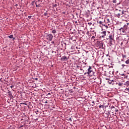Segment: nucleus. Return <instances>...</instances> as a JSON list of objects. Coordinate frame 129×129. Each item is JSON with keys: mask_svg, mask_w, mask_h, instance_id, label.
<instances>
[{"mask_svg": "<svg viewBox=\"0 0 129 129\" xmlns=\"http://www.w3.org/2000/svg\"><path fill=\"white\" fill-rule=\"evenodd\" d=\"M99 24H100V25H101V24H102V21H99Z\"/></svg>", "mask_w": 129, "mask_h": 129, "instance_id": "58836bf2", "label": "nucleus"}, {"mask_svg": "<svg viewBox=\"0 0 129 129\" xmlns=\"http://www.w3.org/2000/svg\"><path fill=\"white\" fill-rule=\"evenodd\" d=\"M122 66L123 68H124V67H127V66L125 64H122Z\"/></svg>", "mask_w": 129, "mask_h": 129, "instance_id": "5701e85b", "label": "nucleus"}, {"mask_svg": "<svg viewBox=\"0 0 129 129\" xmlns=\"http://www.w3.org/2000/svg\"><path fill=\"white\" fill-rule=\"evenodd\" d=\"M109 114H110V112H108V115H109Z\"/></svg>", "mask_w": 129, "mask_h": 129, "instance_id": "a18cd8bd", "label": "nucleus"}, {"mask_svg": "<svg viewBox=\"0 0 129 129\" xmlns=\"http://www.w3.org/2000/svg\"><path fill=\"white\" fill-rule=\"evenodd\" d=\"M0 81H1V79H0Z\"/></svg>", "mask_w": 129, "mask_h": 129, "instance_id": "338daca9", "label": "nucleus"}, {"mask_svg": "<svg viewBox=\"0 0 129 129\" xmlns=\"http://www.w3.org/2000/svg\"><path fill=\"white\" fill-rule=\"evenodd\" d=\"M106 21H107V23H110V21H109L108 19H107Z\"/></svg>", "mask_w": 129, "mask_h": 129, "instance_id": "2f4dec72", "label": "nucleus"}, {"mask_svg": "<svg viewBox=\"0 0 129 129\" xmlns=\"http://www.w3.org/2000/svg\"><path fill=\"white\" fill-rule=\"evenodd\" d=\"M60 60L61 61H67V60H68V57L66 56H63L61 57Z\"/></svg>", "mask_w": 129, "mask_h": 129, "instance_id": "1a4fd4ad", "label": "nucleus"}, {"mask_svg": "<svg viewBox=\"0 0 129 129\" xmlns=\"http://www.w3.org/2000/svg\"><path fill=\"white\" fill-rule=\"evenodd\" d=\"M93 77V78L94 79V80H95V79H96L97 77L96 76H92Z\"/></svg>", "mask_w": 129, "mask_h": 129, "instance_id": "b1692460", "label": "nucleus"}, {"mask_svg": "<svg viewBox=\"0 0 129 129\" xmlns=\"http://www.w3.org/2000/svg\"><path fill=\"white\" fill-rule=\"evenodd\" d=\"M83 63L82 64H85V65H86V63H85V62H86V60H82Z\"/></svg>", "mask_w": 129, "mask_h": 129, "instance_id": "bb28decb", "label": "nucleus"}, {"mask_svg": "<svg viewBox=\"0 0 129 129\" xmlns=\"http://www.w3.org/2000/svg\"><path fill=\"white\" fill-rule=\"evenodd\" d=\"M106 36V31H103L101 33V38H104L105 36Z\"/></svg>", "mask_w": 129, "mask_h": 129, "instance_id": "6e6552de", "label": "nucleus"}, {"mask_svg": "<svg viewBox=\"0 0 129 129\" xmlns=\"http://www.w3.org/2000/svg\"><path fill=\"white\" fill-rule=\"evenodd\" d=\"M34 4H35V1H32L31 3L32 6H34Z\"/></svg>", "mask_w": 129, "mask_h": 129, "instance_id": "cd10ccee", "label": "nucleus"}, {"mask_svg": "<svg viewBox=\"0 0 129 129\" xmlns=\"http://www.w3.org/2000/svg\"><path fill=\"white\" fill-rule=\"evenodd\" d=\"M113 4H116V0H113Z\"/></svg>", "mask_w": 129, "mask_h": 129, "instance_id": "7c9ffc66", "label": "nucleus"}, {"mask_svg": "<svg viewBox=\"0 0 129 129\" xmlns=\"http://www.w3.org/2000/svg\"><path fill=\"white\" fill-rule=\"evenodd\" d=\"M45 103H48V102H47V101H46L45 102Z\"/></svg>", "mask_w": 129, "mask_h": 129, "instance_id": "8fccbe9b", "label": "nucleus"}, {"mask_svg": "<svg viewBox=\"0 0 129 129\" xmlns=\"http://www.w3.org/2000/svg\"><path fill=\"white\" fill-rule=\"evenodd\" d=\"M121 13V10H119L117 12H116L117 14H120Z\"/></svg>", "mask_w": 129, "mask_h": 129, "instance_id": "a878e982", "label": "nucleus"}, {"mask_svg": "<svg viewBox=\"0 0 129 129\" xmlns=\"http://www.w3.org/2000/svg\"><path fill=\"white\" fill-rule=\"evenodd\" d=\"M87 71H88V67H83L81 69V74H82V76H83V75H86V74H87Z\"/></svg>", "mask_w": 129, "mask_h": 129, "instance_id": "7ed1b4c3", "label": "nucleus"}, {"mask_svg": "<svg viewBox=\"0 0 129 129\" xmlns=\"http://www.w3.org/2000/svg\"><path fill=\"white\" fill-rule=\"evenodd\" d=\"M47 95H51V93H48Z\"/></svg>", "mask_w": 129, "mask_h": 129, "instance_id": "37998d69", "label": "nucleus"}, {"mask_svg": "<svg viewBox=\"0 0 129 129\" xmlns=\"http://www.w3.org/2000/svg\"><path fill=\"white\" fill-rule=\"evenodd\" d=\"M77 68H80V70H81V67L79 66H77Z\"/></svg>", "mask_w": 129, "mask_h": 129, "instance_id": "c756f323", "label": "nucleus"}, {"mask_svg": "<svg viewBox=\"0 0 129 129\" xmlns=\"http://www.w3.org/2000/svg\"><path fill=\"white\" fill-rule=\"evenodd\" d=\"M116 84L119 85V86H122V85H123V83H122V82L117 83Z\"/></svg>", "mask_w": 129, "mask_h": 129, "instance_id": "dca6fc26", "label": "nucleus"}, {"mask_svg": "<svg viewBox=\"0 0 129 129\" xmlns=\"http://www.w3.org/2000/svg\"><path fill=\"white\" fill-rule=\"evenodd\" d=\"M71 40H72V38H71Z\"/></svg>", "mask_w": 129, "mask_h": 129, "instance_id": "69168bd1", "label": "nucleus"}, {"mask_svg": "<svg viewBox=\"0 0 129 129\" xmlns=\"http://www.w3.org/2000/svg\"><path fill=\"white\" fill-rule=\"evenodd\" d=\"M82 39L84 40V41H88V31L87 30V28L86 27H84V26H83L82 27Z\"/></svg>", "mask_w": 129, "mask_h": 129, "instance_id": "f257e3e1", "label": "nucleus"}, {"mask_svg": "<svg viewBox=\"0 0 129 129\" xmlns=\"http://www.w3.org/2000/svg\"><path fill=\"white\" fill-rule=\"evenodd\" d=\"M42 7V6H41L40 5H36V8H40V7Z\"/></svg>", "mask_w": 129, "mask_h": 129, "instance_id": "4be33fe9", "label": "nucleus"}, {"mask_svg": "<svg viewBox=\"0 0 129 129\" xmlns=\"http://www.w3.org/2000/svg\"><path fill=\"white\" fill-rule=\"evenodd\" d=\"M31 18H32V16H28V19H29L30 20H31Z\"/></svg>", "mask_w": 129, "mask_h": 129, "instance_id": "f704fd0d", "label": "nucleus"}, {"mask_svg": "<svg viewBox=\"0 0 129 129\" xmlns=\"http://www.w3.org/2000/svg\"><path fill=\"white\" fill-rule=\"evenodd\" d=\"M126 64H129V59L125 61Z\"/></svg>", "mask_w": 129, "mask_h": 129, "instance_id": "393cba45", "label": "nucleus"}, {"mask_svg": "<svg viewBox=\"0 0 129 129\" xmlns=\"http://www.w3.org/2000/svg\"><path fill=\"white\" fill-rule=\"evenodd\" d=\"M84 105H83V107L84 106Z\"/></svg>", "mask_w": 129, "mask_h": 129, "instance_id": "bf43d9fd", "label": "nucleus"}, {"mask_svg": "<svg viewBox=\"0 0 129 129\" xmlns=\"http://www.w3.org/2000/svg\"><path fill=\"white\" fill-rule=\"evenodd\" d=\"M24 104H25V105H27V104H26V103H24Z\"/></svg>", "mask_w": 129, "mask_h": 129, "instance_id": "4d7b16f0", "label": "nucleus"}, {"mask_svg": "<svg viewBox=\"0 0 129 129\" xmlns=\"http://www.w3.org/2000/svg\"><path fill=\"white\" fill-rule=\"evenodd\" d=\"M101 107H102L103 108L104 107V106H103V105H100L99 106V108H101Z\"/></svg>", "mask_w": 129, "mask_h": 129, "instance_id": "c85d7f7f", "label": "nucleus"}, {"mask_svg": "<svg viewBox=\"0 0 129 129\" xmlns=\"http://www.w3.org/2000/svg\"><path fill=\"white\" fill-rule=\"evenodd\" d=\"M14 87V86H11L10 87L11 88H13Z\"/></svg>", "mask_w": 129, "mask_h": 129, "instance_id": "c03bdc74", "label": "nucleus"}, {"mask_svg": "<svg viewBox=\"0 0 129 129\" xmlns=\"http://www.w3.org/2000/svg\"><path fill=\"white\" fill-rule=\"evenodd\" d=\"M113 82H114V81L113 80H109L108 81V83H109V84H113Z\"/></svg>", "mask_w": 129, "mask_h": 129, "instance_id": "2eb2a0df", "label": "nucleus"}, {"mask_svg": "<svg viewBox=\"0 0 129 129\" xmlns=\"http://www.w3.org/2000/svg\"><path fill=\"white\" fill-rule=\"evenodd\" d=\"M12 39H13V41H14V40H16V38L15 37H13Z\"/></svg>", "mask_w": 129, "mask_h": 129, "instance_id": "79ce46f5", "label": "nucleus"}, {"mask_svg": "<svg viewBox=\"0 0 129 129\" xmlns=\"http://www.w3.org/2000/svg\"><path fill=\"white\" fill-rule=\"evenodd\" d=\"M46 39H47L48 41H52V40H53V35L51 34H47L46 35Z\"/></svg>", "mask_w": 129, "mask_h": 129, "instance_id": "39448f33", "label": "nucleus"}, {"mask_svg": "<svg viewBox=\"0 0 129 129\" xmlns=\"http://www.w3.org/2000/svg\"><path fill=\"white\" fill-rule=\"evenodd\" d=\"M114 41V40H110V45H112V42Z\"/></svg>", "mask_w": 129, "mask_h": 129, "instance_id": "aec40b11", "label": "nucleus"}, {"mask_svg": "<svg viewBox=\"0 0 129 129\" xmlns=\"http://www.w3.org/2000/svg\"><path fill=\"white\" fill-rule=\"evenodd\" d=\"M125 11H121V17H125Z\"/></svg>", "mask_w": 129, "mask_h": 129, "instance_id": "9b49d317", "label": "nucleus"}, {"mask_svg": "<svg viewBox=\"0 0 129 129\" xmlns=\"http://www.w3.org/2000/svg\"><path fill=\"white\" fill-rule=\"evenodd\" d=\"M9 96H10L11 98H12V99L14 98V96H13L12 94H10L9 95Z\"/></svg>", "mask_w": 129, "mask_h": 129, "instance_id": "412c9836", "label": "nucleus"}, {"mask_svg": "<svg viewBox=\"0 0 129 129\" xmlns=\"http://www.w3.org/2000/svg\"><path fill=\"white\" fill-rule=\"evenodd\" d=\"M105 27H106V29H108V26H105Z\"/></svg>", "mask_w": 129, "mask_h": 129, "instance_id": "de8ad7c7", "label": "nucleus"}, {"mask_svg": "<svg viewBox=\"0 0 129 129\" xmlns=\"http://www.w3.org/2000/svg\"><path fill=\"white\" fill-rule=\"evenodd\" d=\"M79 34H80V31H79Z\"/></svg>", "mask_w": 129, "mask_h": 129, "instance_id": "5fc2aeb1", "label": "nucleus"}, {"mask_svg": "<svg viewBox=\"0 0 129 129\" xmlns=\"http://www.w3.org/2000/svg\"><path fill=\"white\" fill-rule=\"evenodd\" d=\"M48 13L47 11H46V13H44V16L45 17H47V16H48V13Z\"/></svg>", "mask_w": 129, "mask_h": 129, "instance_id": "6ab92c4d", "label": "nucleus"}, {"mask_svg": "<svg viewBox=\"0 0 129 129\" xmlns=\"http://www.w3.org/2000/svg\"><path fill=\"white\" fill-rule=\"evenodd\" d=\"M92 103H93L94 104V101H92Z\"/></svg>", "mask_w": 129, "mask_h": 129, "instance_id": "3c124183", "label": "nucleus"}, {"mask_svg": "<svg viewBox=\"0 0 129 129\" xmlns=\"http://www.w3.org/2000/svg\"><path fill=\"white\" fill-rule=\"evenodd\" d=\"M120 16H121V13H116L115 14V17H116V18H120Z\"/></svg>", "mask_w": 129, "mask_h": 129, "instance_id": "ddd939ff", "label": "nucleus"}, {"mask_svg": "<svg viewBox=\"0 0 129 129\" xmlns=\"http://www.w3.org/2000/svg\"><path fill=\"white\" fill-rule=\"evenodd\" d=\"M69 120H70L71 121H72V119L71 118V117H70L69 118Z\"/></svg>", "mask_w": 129, "mask_h": 129, "instance_id": "c9c22d12", "label": "nucleus"}, {"mask_svg": "<svg viewBox=\"0 0 129 129\" xmlns=\"http://www.w3.org/2000/svg\"><path fill=\"white\" fill-rule=\"evenodd\" d=\"M57 6V4H54L53 5V7H56Z\"/></svg>", "mask_w": 129, "mask_h": 129, "instance_id": "ea45409f", "label": "nucleus"}, {"mask_svg": "<svg viewBox=\"0 0 129 129\" xmlns=\"http://www.w3.org/2000/svg\"><path fill=\"white\" fill-rule=\"evenodd\" d=\"M126 84H127L128 85H129V81H127L126 82Z\"/></svg>", "mask_w": 129, "mask_h": 129, "instance_id": "4c0bfd02", "label": "nucleus"}, {"mask_svg": "<svg viewBox=\"0 0 129 129\" xmlns=\"http://www.w3.org/2000/svg\"><path fill=\"white\" fill-rule=\"evenodd\" d=\"M122 75H124V74H123Z\"/></svg>", "mask_w": 129, "mask_h": 129, "instance_id": "e2e57ef3", "label": "nucleus"}, {"mask_svg": "<svg viewBox=\"0 0 129 129\" xmlns=\"http://www.w3.org/2000/svg\"><path fill=\"white\" fill-rule=\"evenodd\" d=\"M111 112L112 113H113L114 112V111H115V107H114V106H112L111 107Z\"/></svg>", "mask_w": 129, "mask_h": 129, "instance_id": "f8f14e48", "label": "nucleus"}, {"mask_svg": "<svg viewBox=\"0 0 129 129\" xmlns=\"http://www.w3.org/2000/svg\"><path fill=\"white\" fill-rule=\"evenodd\" d=\"M13 37H14V35L13 34H12L10 36H8V38H9L10 39H13Z\"/></svg>", "mask_w": 129, "mask_h": 129, "instance_id": "a211bd4d", "label": "nucleus"}, {"mask_svg": "<svg viewBox=\"0 0 129 129\" xmlns=\"http://www.w3.org/2000/svg\"><path fill=\"white\" fill-rule=\"evenodd\" d=\"M81 83H82V87L84 86V85H86V84H87V83L86 82V80H83L81 81Z\"/></svg>", "mask_w": 129, "mask_h": 129, "instance_id": "9d476101", "label": "nucleus"}, {"mask_svg": "<svg viewBox=\"0 0 129 129\" xmlns=\"http://www.w3.org/2000/svg\"><path fill=\"white\" fill-rule=\"evenodd\" d=\"M114 110H115V111L116 112L117 111H118V109H116V108H115V109H114Z\"/></svg>", "mask_w": 129, "mask_h": 129, "instance_id": "72a5a7b5", "label": "nucleus"}, {"mask_svg": "<svg viewBox=\"0 0 129 129\" xmlns=\"http://www.w3.org/2000/svg\"><path fill=\"white\" fill-rule=\"evenodd\" d=\"M97 47L100 49H102L103 48V43L102 41H100L97 43Z\"/></svg>", "mask_w": 129, "mask_h": 129, "instance_id": "20e7f679", "label": "nucleus"}, {"mask_svg": "<svg viewBox=\"0 0 129 129\" xmlns=\"http://www.w3.org/2000/svg\"><path fill=\"white\" fill-rule=\"evenodd\" d=\"M95 36H93L92 37V39H95Z\"/></svg>", "mask_w": 129, "mask_h": 129, "instance_id": "a19ab883", "label": "nucleus"}, {"mask_svg": "<svg viewBox=\"0 0 129 129\" xmlns=\"http://www.w3.org/2000/svg\"><path fill=\"white\" fill-rule=\"evenodd\" d=\"M71 49H73V46H72V47H71Z\"/></svg>", "mask_w": 129, "mask_h": 129, "instance_id": "864d4df0", "label": "nucleus"}, {"mask_svg": "<svg viewBox=\"0 0 129 129\" xmlns=\"http://www.w3.org/2000/svg\"><path fill=\"white\" fill-rule=\"evenodd\" d=\"M111 40V41H114V34H111L109 36V38H107V40Z\"/></svg>", "mask_w": 129, "mask_h": 129, "instance_id": "423d86ee", "label": "nucleus"}, {"mask_svg": "<svg viewBox=\"0 0 129 129\" xmlns=\"http://www.w3.org/2000/svg\"><path fill=\"white\" fill-rule=\"evenodd\" d=\"M34 79V80H36V81H38V78H35Z\"/></svg>", "mask_w": 129, "mask_h": 129, "instance_id": "e433bc0d", "label": "nucleus"}, {"mask_svg": "<svg viewBox=\"0 0 129 129\" xmlns=\"http://www.w3.org/2000/svg\"><path fill=\"white\" fill-rule=\"evenodd\" d=\"M122 57H123V58H126V55H125L124 54H122Z\"/></svg>", "mask_w": 129, "mask_h": 129, "instance_id": "473e14b6", "label": "nucleus"}, {"mask_svg": "<svg viewBox=\"0 0 129 129\" xmlns=\"http://www.w3.org/2000/svg\"><path fill=\"white\" fill-rule=\"evenodd\" d=\"M35 4L36 6H37V2H36Z\"/></svg>", "mask_w": 129, "mask_h": 129, "instance_id": "603ef678", "label": "nucleus"}, {"mask_svg": "<svg viewBox=\"0 0 129 129\" xmlns=\"http://www.w3.org/2000/svg\"><path fill=\"white\" fill-rule=\"evenodd\" d=\"M127 90H129V89H127Z\"/></svg>", "mask_w": 129, "mask_h": 129, "instance_id": "0e129e2a", "label": "nucleus"}, {"mask_svg": "<svg viewBox=\"0 0 129 129\" xmlns=\"http://www.w3.org/2000/svg\"><path fill=\"white\" fill-rule=\"evenodd\" d=\"M18 6V4H16V5H15V6Z\"/></svg>", "mask_w": 129, "mask_h": 129, "instance_id": "6e6d98bb", "label": "nucleus"}, {"mask_svg": "<svg viewBox=\"0 0 129 129\" xmlns=\"http://www.w3.org/2000/svg\"><path fill=\"white\" fill-rule=\"evenodd\" d=\"M23 126H24V125H21L20 126V127L21 128V127H23Z\"/></svg>", "mask_w": 129, "mask_h": 129, "instance_id": "49530a36", "label": "nucleus"}, {"mask_svg": "<svg viewBox=\"0 0 129 129\" xmlns=\"http://www.w3.org/2000/svg\"><path fill=\"white\" fill-rule=\"evenodd\" d=\"M40 1H41V0H38V2H40Z\"/></svg>", "mask_w": 129, "mask_h": 129, "instance_id": "052dcab7", "label": "nucleus"}, {"mask_svg": "<svg viewBox=\"0 0 129 129\" xmlns=\"http://www.w3.org/2000/svg\"><path fill=\"white\" fill-rule=\"evenodd\" d=\"M77 48V54H80V47H76Z\"/></svg>", "mask_w": 129, "mask_h": 129, "instance_id": "4468645a", "label": "nucleus"}, {"mask_svg": "<svg viewBox=\"0 0 129 129\" xmlns=\"http://www.w3.org/2000/svg\"><path fill=\"white\" fill-rule=\"evenodd\" d=\"M85 60H86V57L85 58Z\"/></svg>", "mask_w": 129, "mask_h": 129, "instance_id": "13d9d810", "label": "nucleus"}, {"mask_svg": "<svg viewBox=\"0 0 129 129\" xmlns=\"http://www.w3.org/2000/svg\"><path fill=\"white\" fill-rule=\"evenodd\" d=\"M87 74L88 75H89V76H96L95 69L89 66Z\"/></svg>", "mask_w": 129, "mask_h": 129, "instance_id": "f03ea898", "label": "nucleus"}, {"mask_svg": "<svg viewBox=\"0 0 129 129\" xmlns=\"http://www.w3.org/2000/svg\"><path fill=\"white\" fill-rule=\"evenodd\" d=\"M51 43H52V44H54V41H52Z\"/></svg>", "mask_w": 129, "mask_h": 129, "instance_id": "09e8293b", "label": "nucleus"}, {"mask_svg": "<svg viewBox=\"0 0 129 129\" xmlns=\"http://www.w3.org/2000/svg\"><path fill=\"white\" fill-rule=\"evenodd\" d=\"M63 14H65V12H63Z\"/></svg>", "mask_w": 129, "mask_h": 129, "instance_id": "680f3d73", "label": "nucleus"}, {"mask_svg": "<svg viewBox=\"0 0 129 129\" xmlns=\"http://www.w3.org/2000/svg\"><path fill=\"white\" fill-rule=\"evenodd\" d=\"M123 28H121L119 29V30H120V31H121V29H123V30H122V33H125V32L126 31V30H127V25H124Z\"/></svg>", "mask_w": 129, "mask_h": 129, "instance_id": "0eeeda50", "label": "nucleus"}, {"mask_svg": "<svg viewBox=\"0 0 129 129\" xmlns=\"http://www.w3.org/2000/svg\"><path fill=\"white\" fill-rule=\"evenodd\" d=\"M51 33H52V34H56V33H57V31H56V30H55V29L52 30Z\"/></svg>", "mask_w": 129, "mask_h": 129, "instance_id": "f3484780", "label": "nucleus"}]
</instances>
